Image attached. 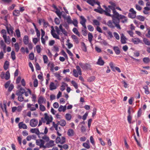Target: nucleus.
Listing matches in <instances>:
<instances>
[{
	"label": "nucleus",
	"instance_id": "a18cd8bd",
	"mask_svg": "<svg viewBox=\"0 0 150 150\" xmlns=\"http://www.w3.org/2000/svg\"><path fill=\"white\" fill-rule=\"evenodd\" d=\"M42 22L43 23V26L45 28H47L48 26H49V24L47 22H46L44 19H42Z\"/></svg>",
	"mask_w": 150,
	"mask_h": 150
},
{
	"label": "nucleus",
	"instance_id": "a878e982",
	"mask_svg": "<svg viewBox=\"0 0 150 150\" xmlns=\"http://www.w3.org/2000/svg\"><path fill=\"white\" fill-rule=\"evenodd\" d=\"M10 77V74L9 70L7 71L6 73L5 77V79L6 80H8Z\"/></svg>",
	"mask_w": 150,
	"mask_h": 150
},
{
	"label": "nucleus",
	"instance_id": "79ce46f5",
	"mask_svg": "<svg viewBox=\"0 0 150 150\" xmlns=\"http://www.w3.org/2000/svg\"><path fill=\"white\" fill-rule=\"evenodd\" d=\"M14 86L13 85L12 83H11L8 89V91L9 92H11L12 90L13 89Z\"/></svg>",
	"mask_w": 150,
	"mask_h": 150
},
{
	"label": "nucleus",
	"instance_id": "f8f14e48",
	"mask_svg": "<svg viewBox=\"0 0 150 150\" xmlns=\"http://www.w3.org/2000/svg\"><path fill=\"white\" fill-rule=\"evenodd\" d=\"M127 38H126L123 34H122L121 36V42L122 44H124L126 43V40Z\"/></svg>",
	"mask_w": 150,
	"mask_h": 150
},
{
	"label": "nucleus",
	"instance_id": "de8ad7c7",
	"mask_svg": "<svg viewBox=\"0 0 150 150\" xmlns=\"http://www.w3.org/2000/svg\"><path fill=\"white\" fill-rule=\"evenodd\" d=\"M73 75L76 77H78L79 76L78 74L75 69H74L73 71Z\"/></svg>",
	"mask_w": 150,
	"mask_h": 150
},
{
	"label": "nucleus",
	"instance_id": "e2e57ef3",
	"mask_svg": "<svg viewBox=\"0 0 150 150\" xmlns=\"http://www.w3.org/2000/svg\"><path fill=\"white\" fill-rule=\"evenodd\" d=\"M90 142L94 146L95 145V143L93 136H91L90 137Z\"/></svg>",
	"mask_w": 150,
	"mask_h": 150
},
{
	"label": "nucleus",
	"instance_id": "9d476101",
	"mask_svg": "<svg viewBox=\"0 0 150 150\" xmlns=\"http://www.w3.org/2000/svg\"><path fill=\"white\" fill-rule=\"evenodd\" d=\"M71 37L74 41L76 43V44H78L79 41L78 38L77 36L74 34H73L71 36Z\"/></svg>",
	"mask_w": 150,
	"mask_h": 150
},
{
	"label": "nucleus",
	"instance_id": "13d9d810",
	"mask_svg": "<svg viewBox=\"0 0 150 150\" xmlns=\"http://www.w3.org/2000/svg\"><path fill=\"white\" fill-rule=\"evenodd\" d=\"M40 105V109L42 111H44L45 110V108L44 105L41 104H39Z\"/></svg>",
	"mask_w": 150,
	"mask_h": 150
},
{
	"label": "nucleus",
	"instance_id": "4be33fe9",
	"mask_svg": "<svg viewBox=\"0 0 150 150\" xmlns=\"http://www.w3.org/2000/svg\"><path fill=\"white\" fill-rule=\"evenodd\" d=\"M143 88L144 89L145 93L146 95H148L149 93V88L147 85H145Z\"/></svg>",
	"mask_w": 150,
	"mask_h": 150
},
{
	"label": "nucleus",
	"instance_id": "49530a36",
	"mask_svg": "<svg viewBox=\"0 0 150 150\" xmlns=\"http://www.w3.org/2000/svg\"><path fill=\"white\" fill-rule=\"evenodd\" d=\"M34 53L32 52L29 55V58L31 60L34 59Z\"/></svg>",
	"mask_w": 150,
	"mask_h": 150
},
{
	"label": "nucleus",
	"instance_id": "3c124183",
	"mask_svg": "<svg viewBox=\"0 0 150 150\" xmlns=\"http://www.w3.org/2000/svg\"><path fill=\"white\" fill-rule=\"evenodd\" d=\"M4 110L2 106L1 105V108L2 109L3 111H5L6 115H7L8 114V112L6 109V104L5 103H4Z\"/></svg>",
	"mask_w": 150,
	"mask_h": 150
},
{
	"label": "nucleus",
	"instance_id": "b1692460",
	"mask_svg": "<svg viewBox=\"0 0 150 150\" xmlns=\"http://www.w3.org/2000/svg\"><path fill=\"white\" fill-rule=\"evenodd\" d=\"M20 11L18 10H15L13 13V15L16 16H18L20 15Z\"/></svg>",
	"mask_w": 150,
	"mask_h": 150
},
{
	"label": "nucleus",
	"instance_id": "aec40b11",
	"mask_svg": "<svg viewBox=\"0 0 150 150\" xmlns=\"http://www.w3.org/2000/svg\"><path fill=\"white\" fill-rule=\"evenodd\" d=\"M80 17L81 19V21L80 22L81 24H83V23H86V20L84 17L83 16H81Z\"/></svg>",
	"mask_w": 150,
	"mask_h": 150
},
{
	"label": "nucleus",
	"instance_id": "e433bc0d",
	"mask_svg": "<svg viewBox=\"0 0 150 150\" xmlns=\"http://www.w3.org/2000/svg\"><path fill=\"white\" fill-rule=\"evenodd\" d=\"M11 58L13 60L16 59L15 53L14 51H12L11 52Z\"/></svg>",
	"mask_w": 150,
	"mask_h": 150
},
{
	"label": "nucleus",
	"instance_id": "5fc2aeb1",
	"mask_svg": "<svg viewBox=\"0 0 150 150\" xmlns=\"http://www.w3.org/2000/svg\"><path fill=\"white\" fill-rule=\"evenodd\" d=\"M40 40V38L38 39L36 38H33V42L34 44L35 45L36 44L38 41Z\"/></svg>",
	"mask_w": 150,
	"mask_h": 150
},
{
	"label": "nucleus",
	"instance_id": "412c9836",
	"mask_svg": "<svg viewBox=\"0 0 150 150\" xmlns=\"http://www.w3.org/2000/svg\"><path fill=\"white\" fill-rule=\"evenodd\" d=\"M39 141L41 143L40 145V148L43 147L44 148H46V144L45 145H44V144L45 143V142L44 140L42 139H39Z\"/></svg>",
	"mask_w": 150,
	"mask_h": 150
},
{
	"label": "nucleus",
	"instance_id": "f704fd0d",
	"mask_svg": "<svg viewBox=\"0 0 150 150\" xmlns=\"http://www.w3.org/2000/svg\"><path fill=\"white\" fill-rule=\"evenodd\" d=\"M71 23H72L75 27H77L78 26V22L76 19H73V21H72Z\"/></svg>",
	"mask_w": 150,
	"mask_h": 150
},
{
	"label": "nucleus",
	"instance_id": "72a5a7b5",
	"mask_svg": "<svg viewBox=\"0 0 150 150\" xmlns=\"http://www.w3.org/2000/svg\"><path fill=\"white\" fill-rule=\"evenodd\" d=\"M96 77L95 76H92L90 77L87 79V81L88 82H91L93 81L95 79Z\"/></svg>",
	"mask_w": 150,
	"mask_h": 150
},
{
	"label": "nucleus",
	"instance_id": "6e6d98bb",
	"mask_svg": "<svg viewBox=\"0 0 150 150\" xmlns=\"http://www.w3.org/2000/svg\"><path fill=\"white\" fill-rule=\"evenodd\" d=\"M43 59L44 60V63H46L48 61V57L47 55H43Z\"/></svg>",
	"mask_w": 150,
	"mask_h": 150
},
{
	"label": "nucleus",
	"instance_id": "0eeeda50",
	"mask_svg": "<svg viewBox=\"0 0 150 150\" xmlns=\"http://www.w3.org/2000/svg\"><path fill=\"white\" fill-rule=\"evenodd\" d=\"M131 41L135 44H137L139 43H143L142 41L140 40L139 38H137L132 39Z\"/></svg>",
	"mask_w": 150,
	"mask_h": 150
},
{
	"label": "nucleus",
	"instance_id": "680f3d73",
	"mask_svg": "<svg viewBox=\"0 0 150 150\" xmlns=\"http://www.w3.org/2000/svg\"><path fill=\"white\" fill-rule=\"evenodd\" d=\"M113 35H114V36L116 39L118 40L120 39L119 35L116 32H114Z\"/></svg>",
	"mask_w": 150,
	"mask_h": 150
},
{
	"label": "nucleus",
	"instance_id": "7c9ffc66",
	"mask_svg": "<svg viewBox=\"0 0 150 150\" xmlns=\"http://www.w3.org/2000/svg\"><path fill=\"white\" fill-rule=\"evenodd\" d=\"M51 35H52V36L54 38H55L59 40L60 39V38L59 36L57 35L55 33L51 31Z\"/></svg>",
	"mask_w": 150,
	"mask_h": 150
},
{
	"label": "nucleus",
	"instance_id": "603ef678",
	"mask_svg": "<svg viewBox=\"0 0 150 150\" xmlns=\"http://www.w3.org/2000/svg\"><path fill=\"white\" fill-rule=\"evenodd\" d=\"M76 69L77 70L79 74L81 75L82 74L81 71V70L79 66H76Z\"/></svg>",
	"mask_w": 150,
	"mask_h": 150
},
{
	"label": "nucleus",
	"instance_id": "7ed1b4c3",
	"mask_svg": "<svg viewBox=\"0 0 150 150\" xmlns=\"http://www.w3.org/2000/svg\"><path fill=\"white\" fill-rule=\"evenodd\" d=\"M109 3L110 4L111 6L112 7L113 9V14H111V16H116L117 15H119L120 14L117 12L115 9V7H116V3L114 2H113L110 1L109 2Z\"/></svg>",
	"mask_w": 150,
	"mask_h": 150
},
{
	"label": "nucleus",
	"instance_id": "5701e85b",
	"mask_svg": "<svg viewBox=\"0 0 150 150\" xmlns=\"http://www.w3.org/2000/svg\"><path fill=\"white\" fill-rule=\"evenodd\" d=\"M62 84L61 86L60 89L62 91H63L65 89V86H67L68 84L64 82H62Z\"/></svg>",
	"mask_w": 150,
	"mask_h": 150
},
{
	"label": "nucleus",
	"instance_id": "4d7b16f0",
	"mask_svg": "<svg viewBox=\"0 0 150 150\" xmlns=\"http://www.w3.org/2000/svg\"><path fill=\"white\" fill-rule=\"evenodd\" d=\"M36 51L38 53H40L41 51V48L40 45H37L36 47Z\"/></svg>",
	"mask_w": 150,
	"mask_h": 150
},
{
	"label": "nucleus",
	"instance_id": "bf43d9fd",
	"mask_svg": "<svg viewBox=\"0 0 150 150\" xmlns=\"http://www.w3.org/2000/svg\"><path fill=\"white\" fill-rule=\"evenodd\" d=\"M88 29L90 31H93L94 30V28L93 27L90 25H88L87 26Z\"/></svg>",
	"mask_w": 150,
	"mask_h": 150
},
{
	"label": "nucleus",
	"instance_id": "473e14b6",
	"mask_svg": "<svg viewBox=\"0 0 150 150\" xmlns=\"http://www.w3.org/2000/svg\"><path fill=\"white\" fill-rule=\"evenodd\" d=\"M59 122H60V125L62 126H64L66 124V121L64 119H61Z\"/></svg>",
	"mask_w": 150,
	"mask_h": 150
},
{
	"label": "nucleus",
	"instance_id": "a19ab883",
	"mask_svg": "<svg viewBox=\"0 0 150 150\" xmlns=\"http://www.w3.org/2000/svg\"><path fill=\"white\" fill-rule=\"evenodd\" d=\"M71 83L75 89H77L78 88V84L74 81L73 80L71 81Z\"/></svg>",
	"mask_w": 150,
	"mask_h": 150
},
{
	"label": "nucleus",
	"instance_id": "a211bd4d",
	"mask_svg": "<svg viewBox=\"0 0 150 150\" xmlns=\"http://www.w3.org/2000/svg\"><path fill=\"white\" fill-rule=\"evenodd\" d=\"M81 46L82 50L85 52L87 51V47L84 42H81Z\"/></svg>",
	"mask_w": 150,
	"mask_h": 150
},
{
	"label": "nucleus",
	"instance_id": "4c0bfd02",
	"mask_svg": "<svg viewBox=\"0 0 150 150\" xmlns=\"http://www.w3.org/2000/svg\"><path fill=\"white\" fill-rule=\"evenodd\" d=\"M65 118L67 120H70L71 118V116L69 113H67L65 115Z\"/></svg>",
	"mask_w": 150,
	"mask_h": 150
},
{
	"label": "nucleus",
	"instance_id": "1a4fd4ad",
	"mask_svg": "<svg viewBox=\"0 0 150 150\" xmlns=\"http://www.w3.org/2000/svg\"><path fill=\"white\" fill-rule=\"evenodd\" d=\"M54 141L53 140H50L49 142H47L46 144V148H49L52 147L54 145Z\"/></svg>",
	"mask_w": 150,
	"mask_h": 150
},
{
	"label": "nucleus",
	"instance_id": "dca6fc26",
	"mask_svg": "<svg viewBox=\"0 0 150 150\" xmlns=\"http://www.w3.org/2000/svg\"><path fill=\"white\" fill-rule=\"evenodd\" d=\"M50 89L51 90H52L56 89L57 88V86L54 85V83L53 82H51L50 84Z\"/></svg>",
	"mask_w": 150,
	"mask_h": 150
},
{
	"label": "nucleus",
	"instance_id": "f257e3e1",
	"mask_svg": "<svg viewBox=\"0 0 150 150\" xmlns=\"http://www.w3.org/2000/svg\"><path fill=\"white\" fill-rule=\"evenodd\" d=\"M111 17L112 19L113 23L115 24V26L119 29H121V27L119 24L120 19L124 18V20L121 21V22L123 23H126L127 21V17L121 14L111 16Z\"/></svg>",
	"mask_w": 150,
	"mask_h": 150
},
{
	"label": "nucleus",
	"instance_id": "69168bd1",
	"mask_svg": "<svg viewBox=\"0 0 150 150\" xmlns=\"http://www.w3.org/2000/svg\"><path fill=\"white\" fill-rule=\"evenodd\" d=\"M61 53H62V54L65 58L66 59H68V57L67 54L63 50H62Z\"/></svg>",
	"mask_w": 150,
	"mask_h": 150
},
{
	"label": "nucleus",
	"instance_id": "20e7f679",
	"mask_svg": "<svg viewBox=\"0 0 150 150\" xmlns=\"http://www.w3.org/2000/svg\"><path fill=\"white\" fill-rule=\"evenodd\" d=\"M79 64L83 70L90 69L91 67L90 65L88 63H83L80 62L79 63Z\"/></svg>",
	"mask_w": 150,
	"mask_h": 150
},
{
	"label": "nucleus",
	"instance_id": "393cba45",
	"mask_svg": "<svg viewBox=\"0 0 150 150\" xmlns=\"http://www.w3.org/2000/svg\"><path fill=\"white\" fill-rule=\"evenodd\" d=\"M44 98L42 96H40L38 98V103L39 104H41L44 102Z\"/></svg>",
	"mask_w": 150,
	"mask_h": 150
},
{
	"label": "nucleus",
	"instance_id": "9b49d317",
	"mask_svg": "<svg viewBox=\"0 0 150 150\" xmlns=\"http://www.w3.org/2000/svg\"><path fill=\"white\" fill-rule=\"evenodd\" d=\"M104 64V61L102 59L101 57H100L98 60L97 64L100 66H103Z\"/></svg>",
	"mask_w": 150,
	"mask_h": 150
},
{
	"label": "nucleus",
	"instance_id": "6ab92c4d",
	"mask_svg": "<svg viewBox=\"0 0 150 150\" xmlns=\"http://www.w3.org/2000/svg\"><path fill=\"white\" fill-rule=\"evenodd\" d=\"M9 65V62L7 61H6L4 65V68L5 70H7L8 68Z\"/></svg>",
	"mask_w": 150,
	"mask_h": 150
},
{
	"label": "nucleus",
	"instance_id": "2eb2a0df",
	"mask_svg": "<svg viewBox=\"0 0 150 150\" xmlns=\"http://www.w3.org/2000/svg\"><path fill=\"white\" fill-rule=\"evenodd\" d=\"M113 49L116 54L118 55L120 53V50L118 47H114Z\"/></svg>",
	"mask_w": 150,
	"mask_h": 150
},
{
	"label": "nucleus",
	"instance_id": "052dcab7",
	"mask_svg": "<svg viewBox=\"0 0 150 150\" xmlns=\"http://www.w3.org/2000/svg\"><path fill=\"white\" fill-rule=\"evenodd\" d=\"M11 81L10 80V81H7L5 84H4V86H5V87L6 88H8L9 86L10 85V84L11 83Z\"/></svg>",
	"mask_w": 150,
	"mask_h": 150
},
{
	"label": "nucleus",
	"instance_id": "09e8293b",
	"mask_svg": "<svg viewBox=\"0 0 150 150\" xmlns=\"http://www.w3.org/2000/svg\"><path fill=\"white\" fill-rule=\"evenodd\" d=\"M83 146L87 149H89L90 148V146L89 144L87 143H84L83 144Z\"/></svg>",
	"mask_w": 150,
	"mask_h": 150
},
{
	"label": "nucleus",
	"instance_id": "cd10ccee",
	"mask_svg": "<svg viewBox=\"0 0 150 150\" xmlns=\"http://www.w3.org/2000/svg\"><path fill=\"white\" fill-rule=\"evenodd\" d=\"M93 37L92 34L89 32L88 34V38L89 41L90 43L91 42Z\"/></svg>",
	"mask_w": 150,
	"mask_h": 150
},
{
	"label": "nucleus",
	"instance_id": "8fccbe9b",
	"mask_svg": "<svg viewBox=\"0 0 150 150\" xmlns=\"http://www.w3.org/2000/svg\"><path fill=\"white\" fill-rule=\"evenodd\" d=\"M14 47L16 52H18L19 50V47L18 43H16L15 44Z\"/></svg>",
	"mask_w": 150,
	"mask_h": 150
},
{
	"label": "nucleus",
	"instance_id": "f3484780",
	"mask_svg": "<svg viewBox=\"0 0 150 150\" xmlns=\"http://www.w3.org/2000/svg\"><path fill=\"white\" fill-rule=\"evenodd\" d=\"M92 6H93L95 2V0H83Z\"/></svg>",
	"mask_w": 150,
	"mask_h": 150
},
{
	"label": "nucleus",
	"instance_id": "338daca9",
	"mask_svg": "<svg viewBox=\"0 0 150 150\" xmlns=\"http://www.w3.org/2000/svg\"><path fill=\"white\" fill-rule=\"evenodd\" d=\"M34 86L35 87H37L38 86V80L35 79L33 82Z\"/></svg>",
	"mask_w": 150,
	"mask_h": 150
},
{
	"label": "nucleus",
	"instance_id": "ea45409f",
	"mask_svg": "<svg viewBox=\"0 0 150 150\" xmlns=\"http://www.w3.org/2000/svg\"><path fill=\"white\" fill-rule=\"evenodd\" d=\"M128 16L129 18H134L136 16V14L129 13L128 14Z\"/></svg>",
	"mask_w": 150,
	"mask_h": 150
},
{
	"label": "nucleus",
	"instance_id": "2f4dec72",
	"mask_svg": "<svg viewBox=\"0 0 150 150\" xmlns=\"http://www.w3.org/2000/svg\"><path fill=\"white\" fill-rule=\"evenodd\" d=\"M143 41L146 45L148 46L150 45V41L149 40L145 38H144L143 39Z\"/></svg>",
	"mask_w": 150,
	"mask_h": 150
},
{
	"label": "nucleus",
	"instance_id": "58836bf2",
	"mask_svg": "<svg viewBox=\"0 0 150 150\" xmlns=\"http://www.w3.org/2000/svg\"><path fill=\"white\" fill-rule=\"evenodd\" d=\"M143 62L145 64H148L150 61V59L148 57H144L143 59Z\"/></svg>",
	"mask_w": 150,
	"mask_h": 150
},
{
	"label": "nucleus",
	"instance_id": "c9c22d12",
	"mask_svg": "<svg viewBox=\"0 0 150 150\" xmlns=\"http://www.w3.org/2000/svg\"><path fill=\"white\" fill-rule=\"evenodd\" d=\"M65 19L66 20L67 22L69 24H71L72 21L70 16H68Z\"/></svg>",
	"mask_w": 150,
	"mask_h": 150
},
{
	"label": "nucleus",
	"instance_id": "c85d7f7f",
	"mask_svg": "<svg viewBox=\"0 0 150 150\" xmlns=\"http://www.w3.org/2000/svg\"><path fill=\"white\" fill-rule=\"evenodd\" d=\"M107 25H108L110 28H114L115 26L113 25L112 22L111 20H109L107 23Z\"/></svg>",
	"mask_w": 150,
	"mask_h": 150
},
{
	"label": "nucleus",
	"instance_id": "864d4df0",
	"mask_svg": "<svg viewBox=\"0 0 150 150\" xmlns=\"http://www.w3.org/2000/svg\"><path fill=\"white\" fill-rule=\"evenodd\" d=\"M93 25H100V23L97 20L94 19L93 20Z\"/></svg>",
	"mask_w": 150,
	"mask_h": 150
},
{
	"label": "nucleus",
	"instance_id": "39448f33",
	"mask_svg": "<svg viewBox=\"0 0 150 150\" xmlns=\"http://www.w3.org/2000/svg\"><path fill=\"white\" fill-rule=\"evenodd\" d=\"M38 123V120L35 119H33L30 120V124L31 127H35L37 125Z\"/></svg>",
	"mask_w": 150,
	"mask_h": 150
},
{
	"label": "nucleus",
	"instance_id": "c03bdc74",
	"mask_svg": "<svg viewBox=\"0 0 150 150\" xmlns=\"http://www.w3.org/2000/svg\"><path fill=\"white\" fill-rule=\"evenodd\" d=\"M15 32L17 37L18 38L20 37H21V33L19 29H17L16 30Z\"/></svg>",
	"mask_w": 150,
	"mask_h": 150
},
{
	"label": "nucleus",
	"instance_id": "37998d69",
	"mask_svg": "<svg viewBox=\"0 0 150 150\" xmlns=\"http://www.w3.org/2000/svg\"><path fill=\"white\" fill-rule=\"evenodd\" d=\"M137 18L141 21H143L144 20V17L140 15L138 16H137Z\"/></svg>",
	"mask_w": 150,
	"mask_h": 150
},
{
	"label": "nucleus",
	"instance_id": "6e6552de",
	"mask_svg": "<svg viewBox=\"0 0 150 150\" xmlns=\"http://www.w3.org/2000/svg\"><path fill=\"white\" fill-rule=\"evenodd\" d=\"M30 132L33 133H35L38 135V137L40 138V137L39 136L40 132L38 128H33L30 130Z\"/></svg>",
	"mask_w": 150,
	"mask_h": 150
},
{
	"label": "nucleus",
	"instance_id": "774afa93",
	"mask_svg": "<svg viewBox=\"0 0 150 150\" xmlns=\"http://www.w3.org/2000/svg\"><path fill=\"white\" fill-rule=\"evenodd\" d=\"M42 139L45 140L46 142H48L50 140L49 137L46 136V135H45L44 137H42Z\"/></svg>",
	"mask_w": 150,
	"mask_h": 150
},
{
	"label": "nucleus",
	"instance_id": "ddd939ff",
	"mask_svg": "<svg viewBox=\"0 0 150 150\" xmlns=\"http://www.w3.org/2000/svg\"><path fill=\"white\" fill-rule=\"evenodd\" d=\"M23 42L24 43L25 45H27L29 43V38L28 36L25 35L24 37Z\"/></svg>",
	"mask_w": 150,
	"mask_h": 150
},
{
	"label": "nucleus",
	"instance_id": "c756f323",
	"mask_svg": "<svg viewBox=\"0 0 150 150\" xmlns=\"http://www.w3.org/2000/svg\"><path fill=\"white\" fill-rule=\"evenodd\" d=\"M107 33L108 34L107 37L108 40H110L113 37L112 33L110 31H108L107 32Z\"/></svg>",
	"mask_w": 150,
	"mask_h": 150
},
{
	"label": "nucleus",
	"instance_id": "bb28decb",
	"mask_svg": "<svg viewBox=\"0 0 150 150\" xmlns=\"http://www.w3.org/2000/svg\"><path fill=\"white\" fill-rule=\"evenodd\" d=\"M55 12L58 16L60 18H61V16L62 15V12H61L60 10L59 9L55 11Z\"/></svg>",
	"mask_w": 150,
	"mask_h": 150
},
{
	"label": "nucleus",
	"instance_id": "0e129e2a",
	"mask_svg": "<svg viewBox=\"0 0 150 150\" xmlns=\"http://www.w3.org/2000/svg\"><path fill=\"white\" fill-rule=\"evenodd\" d=\"M109 66H110V67L112 70L113 71H115V70L114 69H115V67H114V66L113 63V62H110L109 64Z\"/></svg>",
	"mask_w": 150,
	"mask_h": 150
},
{
	"label": "nucleus",
	"instance_id": "4468645a",
	"mask_svg": "<svg viewBox=\"0 0 150 150\" xmlns=\"http://www.w3.org/2000/svg\"><path fill=\"white\" fill-rule=\"evenodd\" d=\"M67 134L69 137H71L74 136V130L71 129H69L67 131Z\"/></svg>",
	"mask_w": 150,
	"mask_h": 150
},
{
	"label": "nucleus",
	"instance_id": "423d86ee",
	"mask_svg": "<svg viewBox=\"0 0 150 150\" xmlns=\"http://www.w3.org/2000/svg\"><path fill=\"white\" fill-rule=\"evenodd\" d=\"M44 115L45 116V119L47 121L46 123L47 124H48L50 122H52V117L51 116L50 118L47 113H45Z\"/></svg>",
	"mask_w": 150,
	"mask_h": 150
},
{
	"label": "nucleus",
	"instance_id": "f03ea898",
	"mask_svg": "<svg viewBox=\"0 0 150 150\" xmlns=\"http://www.w3.org/2000/svg\"><path fill=\"white\" fill-rule=\"evenodd\" d=\"M103 8H105V10L102 8L101 7V6H100V7H98L97 8L94 9V11L98 13L101 14H103V13H104L105 15L111 17L112 16L111 14L110 13L111 12L110 10L105 5H103Z\"/></svg>",
	"mask_w": 150,
	"mask_h": 150
}]
</instances>
